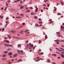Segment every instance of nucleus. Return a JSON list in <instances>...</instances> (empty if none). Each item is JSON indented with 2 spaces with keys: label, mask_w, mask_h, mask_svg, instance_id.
I'll list each match as a JSON object with an SVG mask.
<instances>
[{
  "label": "nucleus",
  "mask_w": 64,
  "mask_h": 64,
  "mask_svg": "<svg viewBox=\"0 0 64 64\" xmlns=\"http://www.w3.org/2000/svg\"><path fill=\"white\" fill-rule=\"evenodd\" d=\"M52 56H55V57L56 56V55L55 54H52Z\"/></svg>",
  "instance_id": "4468645a"
},
{
  "label": "nucleus",
  "mask_w": 64,
  "mask_h": 64,
  "mask_svg": "<svg viewBox=\"0 0 64 64\" xmlns=\"http://www.w3.org/2000/svg\"><path fill=\"white\" fill-rule=\"evenodd\" d=\"M18 47H21V45L20 44H18Z\"/></svg>",
  "instance_id": "ddd939ff"
},
{
  "label": "nucleus",
  "mask_w": 64,
  "mask_h": 64,
  "mask_svg": "<svg viewBox=\"0 0 64 64\" xmlns=\"http://www.w3.org/2000/svg\"><path fill=\"white\" fill-rule=\"evenodd\" d=\"M47 38V35H46V36H45V39L46 40Z\"/></svg>",
  "instance_id": "2eb2a0df"
},
{
  "label": "nucleus",
  "mask_w": 64,
  "mask_h": 64,
  "mask_svg": "<svg viewBox=\"0 0 64 64\" xmlns=\"http://www.w3.org/2000/svg\"><path fill=\"white\" fill-rule=\"evenodd\" d=\"M12 54L11 52H10L8 54V55H12Z\"/></svg>",
  "instance_id": "423d86ee"
},
{
  "label": "nucleus",
  "mask_w": 64,
  "mask_h": 64,
  "mask_svg": "<svg viewBox=\"0 0 64 64\" xmlns=\"http://www.w3.org/2000/svg\"><path fill=\"white\" fill-rule=\"evenodd\" d=\"M2 56L3 57H5L6 56V55L5 54H3L2 55Z\"/></svg>",
  "instance_id": "a211bd4d"
},
{
  "label": "nucleus",
  "mask_w": 64,
  "mask_h": 64,
  "mask_svg": "<svg viewBox=\"0 0 64 64\" xmlns=\"http://www.w3.org/2000/svg\"><path fill=\"white\" fill-rule=\"evenodd\" d=\"M58 51H62V50H58Z\"/></svg>",
  "instance_id": "4d7b16f0"
},
{
  "label": "nucleus",
  "mask_w": 64,
  "mask_h": 64,
  "mask_svg": "<svg viewBox=\"0 0 64 64\" xmlns=\"http://www.w3.org/2000/svg\"><path fill=\"white\" fill-rule=\"evenodd\" d=\"M7 25H8V24H6V25L4 26V28H6V27H7Z\"/></svg>",
  "instance_id": "6ab92c4d"
},
{
  "label": "nucleus",
  "mask_w": 64,
  "mask_h": 64,
  "mask_svg": "<svg viewBox=\"0 0 64 64\" xmlns=\"http://www.w3.org/2000/svg\"><path fill=\"white\" fill-rule=\"evenodd\" d=\"M12 50V49L11 48H10L8 49L7 50H8V51H9L10 50Z\"/></svg>",
  "instance_id": "f3484780"
},
{
  "label": "nucleus",
  "mask_w": 64,
  "mask_h": 64,
  "mask_svg": "<svg viewBox=\"0 0 64 64\" xmlns=\"http://www.w3.org/2000/svg\"><path fill=\"white\" fill-rule=\"evenodd\" d=\"M60 37H62V38H63V37L62 36H61L60 35Z\"/></svg>",
  "instance_id": "09e8293b"
},
{
  "label": "nucleus",
  "mask_w": 64,
  "mask_h": 64,
  "mask_svg": "<svg viewBox=\"0 0 64 64\" xmlns=\"http://www.w3.org/2000/svg\"><path fill=\"white\" fill-rule=\"evenodd\" d=\"M7 2H8V3H10V0H8V1Z\"/></svg>",
  "instance_id": "e433bc0d"
},
{
  "label": "nucleus",
  "mask_w": 64,
  "mask_h": 64,
  "mask_svg": "<svg viewBox=\"0 0 64 64\" xmlns=\"http://www.w3.org/2000/svg\"><path fill=\"white\" fill-rule=\"evenodd\" d=\"M22 61V60L21 59H20L18 61V62H20V61Z\"/></svg>",
  "instance_id": "9b49d317"
},
{
  "label": "nucleus",
  "mask_w": 64,
  "mask_h": 64,
  "mask_svg": "<svg viewBox=\"0 0 64 64\" xmlns=\"http://www.w3.org/2000/svg\"><path fill=\"white\" fill-rule=\"evenodd\" d=\"M3 18V16H1V19H2Z\"/></svg>",
  "instance_id": "69168bd1"
},
{
  "label": "nucleus",
  "mask_w": 64,
  "mask_h": 64,
  "mask_svg": "<svg viewBox=\"0 0 64 64\" xmlns=\"http://www.w3.org/2000/svg\"><path fill=\"white\" fill-rule=\"evenodd\" d=\"M52 21V19H50L49 20H48V21Z\"/></svg>",
  "instance_id": "6e6d98bb"
},
{
  "label": "nucleus",
  "mask_w": 64,
  "mask_h": 64,
  "mask_svg": "<svg viewBox=\"0 0 64 64\" xmlns=\"http://www.w3.org/2000/svg\"><path fill=\"white\" fill-rule=\"evenodd\" d=\"M57 15H61V14H60V13H58L57 14Z\"/></svg>",
  "instance_id": "412c9836"
},
{
  "label": "nucleus",
  "mask_w": 64,
  "mask_h": 64,
  "mask_svg": "<svg viewBox=\"0 0 64 64\" xmlns=\"http://www.w3.org/2000/svg\"><path fill=\"white\" fill-rule=\"evenodd\" d=\"M39 60H39V61H40V60H42V58H39Z\"/></svg>",
  "instance_id": "3c124183"
},
{
  "label": "nucleus",
  "mask_w": 64,
  "mask_h": 64,
  "mask_svg": "<svg viewBox=\"0 0 64 64\" xmlns=\"http://www.w3.org/2000/svg\"><path fill=\"white\" fill-rule=\"evenodd\" d=\"M25 23H23V24H22V25H25Z\"/></svg>",
  "instance_id": "de8ad7c7"
},
{
  "label": "nucleus",
  "mask_w": 64,
  "mask_h": 64,
  "mask_svg": "<svg viewBox=\"0 0 64 64\" xmlns=\"http://www.w3.org/2000/svg\"><path fill=\"white\" fill-rule=\"evenodd\" d=\"M20 51V52L21 53H23V50H21Z\"/></svg>",
  "instance_id": "dca6fc26"
},
{
  "label": "nucleus",
  "mask_w": 64,
  "mask_h": 64,
  "mask_svg": "<svg viewBox=\"0 0 64 64\" xmlns=\"http://www.w3.org/2000/svg\"><path fill=\"white\" fill-rule=\"evenodd\" d=\"M56 36H58V37H60V35L59 34H57Z\"/></svg>",
  "instance_id": "c756f323"
},
{
  "label": "nucleus",
  "mask_w": 64,
  "mask_h": 64,
  "mask_svg": "<svg viewBox=\"0 0 64 64\" xmlns=\"http://www.w3.org/2000/svg\"><path fill=\"white\" fill-rule=\"evenodd\" d=\"M54 11H56V9H57L55 7H54Z\"/></svg>",
  "instance_id": "f8f14e48"
},
{
  "label": "nucleus",
  "mask_w": 64,
  "mask_h": 64,
  "mask_svg": "<svg viewBox=\"0 0 64 64\" xmlns=\"http://www.w3.org/2000/svg\"><path fill=\"white\" fill-rule=\"evenodd\" d=\"M60 3H61V5H63V2H60Z\"/></svg>",
  "instance_id": "393cba45"
},
{
  "label": "nucleus",
  "mask_w": 64,
  "mask_h": 64,
  "mask_svg": "<svg viewBox=\"0 0 64 64\" xmlns=\"http://www.w3.org/2000/svg\"><path fill=\"white\" fill-rule=\"evenodd\" d=\"M39 43L40 44V43H41V41H40V40H39Z\"/></svg>",
  "instance_id": "603ef678"
},
{
  "label": "nucleus",
  "mask_w": 64,
  "mask_h": 64,
  "mask_svg": "<svg viewBox=\"0 0 64 64\" xmlns=\"http://www.w3.org/2000/svg\"><path fill=\"white\" fill-rule=\"evenodd\" d=\"M12 38H16V39H19V38H16V37H15V36H12Z\"/></svg>",
  "instance_id": "0eeeda50"
},
{
  "label": "nucleus",
  "mask_w": 64,
  "mask_h": 64,
  "mask_svg": "<svg viewBox=\"0 0 64 64\" xmlns=\"http://www.w3.org/2000/svg\"><path fill=\"white\" fill-rule=\"evenodd\" d=\"M33 47V44H31V43H30V44H28L27 45V47L29 49H31V48H32Z\"/></svg>",
  "instance_id": "f257e3e1"
},
{
  "label": "nucleus",
  "mask_w": 64,
  "mask_h": 64,
  "mask_svg": "<svg viewBox=\"0 0 64 64\" xmlns=\"http://www.w3.org/2000/svg\"><path fill=\"white\" fill-rule=\"evenodd\" d=\"M60 27V28L61 29V30H63V29H64V27L62 26H61Z\"/></svg>",
  "instance_id": "20e7f679"
},
{
  "label": "nucleus",
  "mask_w": 64,
  "mask_h": 64,
  "mask_svg": "<svg viewBox=\"0 0 64 64\" xmlns=\"http://www.w3.org/2000/svg\"><path fill=\"white\" fill-rule=\"evenodd\" d=\"M60 56H61V57L62 58H64V55L63 54H60Z\"/></svg>",
  "instance_id": "9d476101"
},
{
  "label": "nucleus",
  "mask_w": 64,
  "mask_h": 64,
  "mask_svg": "<svg viewBox=\"0 0 64 64\" xmlns=\"http://www.w3.org/2000/svg\"><path fill=\"white\" fill-rule=\"evenodd\" d=\"M8 39V38H7L6 37H5L4 38V39Z\"/></svg>",
  "instance_id": "37998d69"
},
{
  "label": "nucleus",
  "mask_w": 64,
  "mask_h": 64,
  "mask_svg": "<svg viewBox=\"0 0 64 64\" xmlns=\"http://www.w3.org/2000/svg\"><path fill=\"white\" fill-rule=\"evenodd\" d=\"M29 8H30V9H33V8H32V7H30Z\"/></svg>",
  "instance_id": "e2e57ef3"
},
{
  "label": "nucleus",
  "mask_w": 64,
  "mask_h": 64,
  "mask_svg": "<svg viewBox=\"0 0 64 64\" xmlns=\"http://www.w3.org/2000/svg\"><path fill=\"white\" fill-rule=\"evenodd\" d=\"M60 58H61L60 57H58V59H60Z\"/></svg>",
  "instance_id": "8fccbe9b"
},
{
  "label": "nucleus",
  "mask_w": 64,
  "mask_h": 64,
  "mask_svg": "<svg viewBox=\"0 0 64 64\" xmlns=\"http://www.w3.org/2000/svg\"><path fill=\"white\" fill-rule=\"evenodd\" d=\"M39 23H40V24H42V22H39Z\"/></svg>",
  "instance_id": "4c0bfd02"
},
{
  "label": "nucleus",
  "mask_w": 64,
  "mask_h": 64,
  "mask_svg": "<svg viewBox=\"0 0 64 64\" xmlns=\"http://www.w3.org/2000/svg\"><path fill=\"white\" fill-rule=\"evenodd\" d=\"M41 11L42 12H43L42 10H41Z\"/></svg>",
  "instance_id": "680f3d73"
},
{
  "label": "nucleus",
  "mask_w": 64,
  "mask_h": 64,
  "mask_svg": "<svg viewBox=\"0 0 64 64\" xmlns=\"http://www.w3.org/2000/svg\"><path fill=\"white\" fill-rule=\"evenodd\" d=\"M38 18L36 16H35L34 17V18H35L36 19H37Z\"/></svg>",
  "instance_id": "473e14b6"
},
{
  "label": "nucleus",
  "mask_w": 64,
  "mask_h": 64,
  "mask_svg": "<svg viewBox=\"0 0 64 64\" xmlns=\"http://www.w3.org/2000/svg\"><path fill=\"white\" fill-rule=\"evenodd\" d=\"M8 5H9V4H8V3H6V6H8Z\"/></svg>",
  "instance_id": "864d4df0"
},
{
  "label": "nucleus",
  "mask_w": 64,
  "mask_h": 64,
  "mask_svg": "<svg viewBox=\"0 0 64 64\" xmlns=\"http://www.w3.org/2000/svg\"><path fill=\"white\" fill-rule=\"evenodd\" d=\"M18 55V54H15L14 55V56L13 57V58H14V57H17V56Z\"/></svg>",
  "instance_id": "7ed1b4c3"
},
{
  "label": "nucleus",
  "mask_w": 64,
  "mask_h": 64,
  "mask_svg": "<svg viewBox=\"0 0 64 64\" xmlns=\"http://www.w3.org/2000/svg\"><path fill=\"white\" fill-rule=\"evenodd\" d=\"M47 1H48V0H44V2H47Z\"/></svg>",
  "instance_id": "bb28decb"
},
{
  "label": "nucleus",
  "mask_w": 64,
  "mask_h": 64,
  "mask_svg": "<svg viewBox=\"0 0 64 64\" xmlns=\"http://www.w3.org/2000/svg\"><path fill=\"white\" fill-rule=\"evenodd\" d=\"M7 7H6V8L4 9V11H6V10H7Z\"/></svg>",
  "instance_id": "72a5a7b5"
},
{
  "label": "nucleus",
  "mask_w": 64,
  "mask_h": 64,
  "mask_svg": "<svg viewBox=\"0 0 64 64\" xmlns=\"http://www.w3.org/2000/svg\"><path fill=\"white\" fill-rule=\"evenodd\" d=\"M50 23H53V21H50Z\"/></svg>",
  "instance_id": "052dcab7"
},
{
  "label": "nucleus",
  "mask_w": 64,
  "mask_h": 64,
  "mask_svg": "<svg viewBox=\"0 0 64 64\" xmlns=\"http://www.w3.org/2000/svg\"><path fill=\"white\" fill-rule=\"evenodd\" d=\"M43 54V52H42L40 54H39V55H42V54Z\"/></svg>",
  "instance_id": "7c9ffc66"
},
{
  "label": "nucleus",
  "mask_w": 64,
  "mask_h": 64,
  "mask_svg": "<svg viewBox=\"0 0 64 64\" xmlns=\"http://www.w3.org/2000/svg\"><path fill=\"white\" fill-rule=\"evenodd\" d=\"M37 6H35V8H36V10H35V12H37V11H38V8H37Z\"/></svg>",
  "instance_id": "39448f33"
},
{
  "label": "nucleus",
  "mask_w": 64,
  "mask_h": 64,
  "mask_svg": "<svg viewBox=\"0 0 64 64\" xmlns=\"http://www.w3.org/2000/svg\"><path fill=\"white\" fill-rule=\"evenodd\" d=\"M20 16H23L24 15V14H20Z\"/></svg>",
  "instance_id": "cd10ccee"
},
{
  "label": "nucleus",
  "mask_w": 64,
  "mask_h": 64,
  "mask_svg": "<svg viewBox=\"0 0 64 64\" xmlns=\"http://www.w3.org/2000/svg\"><path fill=\"white\" fill-rule=\"evenodd\" d=\"M6 42V43H9L10 42H9V40H7Z\"/></svg>",
  "instance_id": "b1692460"
},
{
  "label": "nucleus",
  "mask_w": 64,
  "mask_h": 64,
  "mask_svg": "<svg viewBox=\"0 0 64 64\" xmlns=\"http://www.w3.org/2000/svg\"><path fill=\"white\" fill-rule=\"evenodd\" d=\"M23 31H24L23 30H22L20 32V33H22L23 32Z\"/></svg>",
  "instance_id": "c9c22d12"
},
{
  "label": "nucleus",
  "mask_w": 64,
  "mask_h": 64,
  "mask_svg": "<svg viewBox=\"0 0 64 64\" xmlns=\"http://www.w3.org/2000/svg\"><path fill=\"white\" fill-rule=\"evenodd\" d=\"M2 31H4V28H2Z\"/></svg>",
  "instance_id": "79ce46f5"
},
{
  "label": "nucleus",
  "mask_w": 64,
  "mask_h": 64,
  "mask_svg": "<svg viewBox=\"0 0 64 64\" xmlns=\"http://www.w3.org/2000/svg\"><path fill=\"white\" fill-rule=\"evenodd\" d=\"M8 38L9 39H11V38L10 36L8 34Z\"/></svg>",
  "instance_id": "1a4fd4ad"
},
{
  "label": "nucleus",
  "mask_w": 64,
  "mask_h": 64,
  "mask_svg": "<svg viewBox=\"0 0 64 64\" xmlns=\"http://www.w3.org/2000/svg\"><path fill=\"white\" fill-rule=\"evenodd\" d=\"M34 14V13L33 12H32L31 13V15H33Z\"/></svg>",
  "instance_id": "49530a36"
},
{
  "label": "nucleus",
  "mask_w": 64,
  "mask_h": 64,
  "mask_svg": "<svg viewBox=\"0 0 64 64\" xmlns=\"http://www.w3.org/2000/svg\"><path fill=\"white\" fill-rule=\"evenodd\" d=\"M36 26H37L38 27H39V25L38 24H36Z\"/></svg>",
  "instance_id": "4be33fe9"
},
{
  "label": "nucleus",
  "mask_w": 64,
  "mask_h": 64,
  "mask_svg": "<svg viewBox=\"0 0 64 64\" xmlns=\"http://www.w3.org/2000/svg\"><path fill=\"white\" fill-rule=\"evenodd\" d=\"M35 61L36 62H38V61H39V60H35Z\"/></svg>",
  "instance_id": "a19ab883"
},
{
  "label": "nucleus",
  "mask_w": 64,
  "mask_h": 64,
  "mask_svg": "<svg viewBox=\"0 0 64 64\" xmlns=\"http://www.w3.org/2000/svg\"><path fill=\"white\" fill-rule=\"evenodd\" d=\"M26 12H30V10H28L27 11H26Z\"/></svg>",
  "instance_id": "58836bf2"
},
{
  "label": "nucleus",
  "mask_w": 64,
  "mask_h": 64,
  "mask_svg": "<svg viewBox=\"0 0 64 64\" xmlns=\"http://www.w3.org/2000/svg\"><path fill=\"white\" fill-rule=\"evenodd\" d=\"M56 43H57V44H59V42H56Z\"/></svg>",
  "instance_id": "f704fd0d"
},
{
  "label": "nucleus",
  "mask_w": 64,
  "mask_h": 64,
  "mask_svg": "<svg viewBox=\"0 0 64 64\" xmlns=\"http://www.w3.org/2000/svg\"><path fill=\"white\" fill-rule=\"evenodd\" d=\"M8 19H9V18L7 17L6 18V20H8Z\"/></svg>",
  "instance_id": "338daca9"
},
{
  "label": "nucleus",
  "mask_w": 64,
  "mask_h": 64,
  "mask_svg": "<svg viewBox=\"0 0 64 64\" xmlns=\"http://www.w3.org/2000/svg\"><path fill=\"white\" fill-rule=\"evenodd\" d=\"M18 18H21V17L20 16H18Z\"/></svg>",
  "instance_id": "c03bdc74"
},
{
  "label": "nucleus",
  "mask_w": 64,
  "mask_h": 64,
  "mask_svg": "<svg viewBox=\"0 0 64 64\" xmlns=\"http://www.w3.org/2000/svg\"><path fill=\"white\" fill-rule=\"evenodd\" d=\"M11 32L12 33H15V32H16L14 30H12Z\"/></svg>",
  "instance_id": "6e6552de"
},
{
  "label": "nucleus",
  "mask_w": 64,
  "mask_h": 64,
  "mask_svg": "<svg viewBox=\"0 0 64 64\" xmlns=\"http://www.w3.org/2000/svg\"><path fill=\"white\" fill-rule=\"evenodd\" d=\"M18 53H20V50H18Z\"/></svg>",
  "instance_id": "5fc2aeb1"
},
{
  "label": "nucleus",
  "mask_w": 64,
  "mask_h": 64,
  "mask_svg": "<svg viewBox=\"0 0 64 64\" xmlns=\"http://www.w3.org/2000/svg\"><path fill=\"white\" fill-rule=\"evenodd\" d=\"M4 46L7 47H12V46H13L11 45H8L7 44H4Z\"/></svg>",
  "instance_id": "f03ea898"
},
{
  "label": "nucleus",
  "mask_w": 64,
  "mask_h": 64,
  "mask_svg": "<svg viewBox=\"0 0 64 64\" xmlns=\"http://www.w3.org/2000/svg\"><path fill=\"white\" fill-rule=\"evenodd\" d=\"M57 34H60V33L59 32H56Z\"/></svg>",
  "instance_id": "2f4dec72"
},
{
  "label": "nucleus",
  "mask_w": 64,
  "mask_h": 64,
  "mask_svg": "<svg viewBox=\"0 0 64 64\" xmlns=\"http://www.w3.org/2000/svg\"><path fill=\"white\" fill-rule=\"evenodd\" d=\"M8 53V52H7V51H5L4 52V53Z\"/></svg>",
  "instance_id": "5701e85b"
},
{
  "label": "nucleus",
  "mask_w": 64,
  "mask_h": 64,
  "mask_svg": "<svg viewBox=\"0 0 64 64\" xmlns=\"http://www.w3.org/2000/svg\"><path fill=\"white\" fill-rule=\"evenodd\" d=\"M40 58V57H37L36 58V59H37V60H38V59H39L38 58Z\"/></svg>",
  "instance_id": "c85d7f7f"
},
{
  "label": "nucleus",
  "mask_w": 64,
  "mask_h": 64,
  "mask_svg": "<svg viewBox=\"0 0 64 64\" xmlns=\"http://www.w3.org/2000/svg\"><path fill=\"white\" fill-rule=\"evenodd\" d=\"M43 26V25H42V24H40L39 26L40 27V26Z\"/></svg>",
  "instance_id": "a18cd8bd"
},
{
  "label": "nucleus",
  "mask_w": 64,
  "mask_h": 64,
  "mask_svg": "<svg viewBox=\"0 0 64 64\" xmlns=\"http://www.w3.org/2000/svg\"><path fill=\"white\" fill-rule=\"evenodd\" d=\"M1 9L2 10H3V9H4V8H1Z\"/></svg>",
  "instance_id": "774afa93"
},
{
  "label": "nucleus",
  "mask_w": 64,
  "mask_h": 64,
  "mask_svg": "<svg viewBox=\"0 0 64 64\" xmlns=\"http://www.w3.org/2000/svg\"><path fill=\"white\" fill-rule=\"evenodd\" d=\"M17 1H15L14 2H15V3H17Z\"/></svg>",
  "instance_id": "13d9d810"
},
{
  "label": "nucleus",
  "mask_w": 64,
  "mask_h": 64,
  "mask_svg": "<svg viewBox=\"0 0 64 64\" xmlns=\"http://www.w3.org/2000/svg\"><path fill=\"white\" fill-rule=\"evenodd\" d=\"M52 63L53 64H56V63H55L54 62H52Z\"/></svg>",
  "instance_id": "0e129e2a"
},
{
  "label": "nucleus",
  "mask_w": 64,
  "mask_h": 64,
  "mask_svg": "<svg viewBox=\"0 0 64 64\" xmlns=\"http://www.w3.org/2000/svg\"><path fill=\"white\" fill-rule=\"evenodd\" d=\"M60 49H61V50H63V48H60Z\"/></svg>",
  "instance_id": "bf43d9fd"
},
{
  "label": "nucleus",
  "mask_w": 64,
  "mask_h": 64,
  "mask_svg": "<svg viewBox=\"0 0 64 64\" xmlns=\"http://www.w3.org/2000/svg\"><path fill=\"white\" fill-rule=\"evenodd\" d=\"M24 7V6H21L20 7V9H22Z\"/></svg>",
  "instance_id": "aec40b11"
},
{
  "label": "nucleus",
  "mask_w": 64,
  "mask_h": 64,
  "mask_svg": "<svg viewBox=\"0 0 64 64\" xmlns=\"http://www.w3.org/2000/svg\"><path fill=\"white\" fill-rule=\"evenodd\" d=\"M56 42H60V40H56Z\"/></svg>",
  "instance_id": "ea45409f"
},
{
  "label": "nucleus",
  "mask_w": 64,
  "mask_h": 64,
  "mask_svg": "<svg viewBox=\"0 0 64 64\" xmlns=\"http://www.w3.org/2000/svg\"><path fill=\"white\" fill-rule=\"evenodd\" d=\"M20 3H23L22 1V0L20 1Z\"/></svg>",
  "instance_id": "a878e982"
}]
</instances>
